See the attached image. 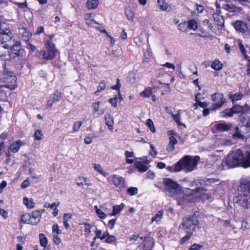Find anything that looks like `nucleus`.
Segmentation results:
<instances>
[{"mask_svg": "<svg viewBox=\"0 0 250 250\" xmlns=\"http://www.w3.org/2000/svg\"><path fill=\"white\" fill-rule=\"evenodd\" d=\"M164 189L166 194L170 196H179L177 202L179 205H184L188 203H192L196 198V194L206 191L204 188L201 187V182L194 181L191 186H196L194 189L187 188L184 193H181L182 188L176 182L169 178L163 179Z\"/></svg>", "mask_w": 250, "mask_h": 250, "instance_id": "f257e3e1", "label": "nucleus"}, {"mask_svg": "<svg viewBox=\"0 0 250 250\" xmlns=\"http://www.w3.org/2000/svg\"><path fill=\"white\" fill-rule=\"evenodd\" d=\"M225 165L227 166V168L240 166L244 167H250V152H244L241 149L232 152L228 155L227 157L223 161L222 165L223 169Z\"/></svg>", "mask_w": 250, "mask_h": 250, "instance_id": "f03ea898", "label": "nucleus"}, {"mask_svg": "<svg viewBox=\"0 0 250 250\" xmlns=\"http://www.w3.org/2000/svg\"><path fill=\"white\" fill-rule=\"evenodd\" d=\"M199 159L198 156L193 157L186 155L178 162L180 163L179 167L181 168V170H184L186 172L191 171L197 165Z\"/></svg>", "mask_w": 250, "mask_h": 250, "instance_id": "7ed1b4c3", "label": "nucleus"}, {"mask_svg": "<svg viewBox=\"0 0 250 250\" xmlns=\"http://www.w3.org/2000/svg\"><path fill=\"white\" fill-rule=\"evenodd\" d=\"M198 224V221L195 216L185 217L179 227L180 232H192L195 231L196 227Z\"/></svg>", "mask_w": 250, "mask_h": 250, "instance_id": "20e7f679", "label": "nucleus"}, {"mask_svg": "<svg viewBox=\"0 0 250 250\" xmlns=\"http://www.w3.org/2000/svg\"><path fill=\"white\" fill-rule=\"evenodd\" d=\"M46 50L39 52L38 57L40 59L51 60L54 58L57 50L55 44L50 41H47L45 44Z\"/></svg>", "mask_w": 250, "mask_h": 250, "instance_id": "39448f33", "label": "nucleus"}, {"mask_svg": "<svg viewBox=\"0 0 250 250\" xmlns=\"http://www.w3.org/2000/svg\"><path fill=\"white\" fill-rule=\"evenodd\" d=\"M1 80L3 82V87L10 90H14L18 86L17 77L11 72L4 73L2 79Z\"/></svg>", "mask_w": 250, "mask_h": 250, "instance_id": "423d86ee", "label": "nucleus"}, {"mask_svg": "<svg viewBox=\"0 0 250 250\" xmlns=\"http://www.w3.org/2000/svg\"><path fill=\"white\" fill-rule=\"evenodd\" d=\"M42 214L39 210L33 211L31 214H25L21 216L20 223L37 225L40 221Z\"/></svg>", "mask_w": 250, "mask_h": 250, "instance_id": "0eeeda50", "label": "nucleus"}, {"mask_svg": "<svg viewBox=\"0 0 250 250\" xmlns=\"http://www.w3.org/2000/svg\"><path fill=\"white\" fill-rule=\"evenodd\" d=\"M0 43L2 47L5 49H8L11 46V42L13 38V34L12 32L5 33L0 34Z\"/></svg>", "mask_w": 250, "mask_h": 250, "instance_id": "6e6552de", "label": "nucleus"}, {"mask_svg": "<svg viewBox=\"0 0 250 250\" xmlns=\"http://www.w3.org/2000/svg\"><path fill=\"white\" fill-rule=\"evenodd\" d=\"M250 199L249 196L247 194L241 192L234 198V201L240 206L244 208H248V201Z\"/></svg>", "mask_w": 250, "mask_h": 250, "instance_id": "1a4fd4ad", "label": "nucleus"}, {"mask_svg": "<svg viewBox=\"0 0 250 250\" xmlns=\"http://www.w3.org/2000/svg\"><path fill=\"white\" fill-rule=\"evenodd\" d=\"M224 96L221 93H215L212 95V99L214 102L211 110H215L222 106L225 103Z\"/></svg>", "mask_w": 250, "mask_h": 250, "instance_id": "9d476101", "label": "nucleus"}, {"mask_svg": "<svg viewBox=\"0 0 250 250\" xmlns=\"http://www.w3.org/2000/svg\"><path fill=\"white\" fill-rule=\"evenodd\" d=\"M61 92L56 91L47 101L46 106L47 107H51L54 103L59 102L61 99Z\"/></svg>", "mask_w": 250, "mask_h": 250, "instance_id": "9b49d317", "label": "nucleus"}, {"mask_svg": "<svg viewBox=\"0 0 250 250\" xmlns=\"http://www.w3.org/2000/svg\"><path fill=\"white\" fill-rule=\"evenodd\" d=\"M235 132L232 135L233 138L238 139H244L245 136H250L248 135L247 131H244V129H242V127L239 128L238 126L235 127Z\"/></svg>", "mask_w": 250, "mask_h": 250, "instance_id": "f8f14e48", "label": "nucleus"}, {"mask_svg": "<svg viewBox=\"0 0 250 250\" xmlns=\"http://www.w3.org/2000/svg\"><path fill=\"white\" fill-rule=\"evenodd\" d=\"M232 24L235 30L241 33L245 32L248 29L247 24L241 21H237Z\"/></svg>", "mask_w": 250, "mask_h": 250, "instance_id": "ddd939ff", "label": "nucleus"}, {"mask_svg": "<svg viewBox=\"0 0 250 250\" xmlns=\"http://www.w3.org/2000/svg\"><path fill=\"white\" fill-rule=\"evenodd\" d=\"M112 182L117 187L121 188L125 187V180L120 176L117 175H113Z\"/></svg>", "mask_w": 250, "mask_h": 250, "instance_id": "4468645a", "label": "nucleus"}, {"mask_svg": "<svg viewBox=\"0 0 250 250\" xmlns=\"http://www.w3.org/2000/svg\"><path fill=\"white\" fill-rule=\"evenodd\" d=\"M213 17L216 24L218 26V29L222 30L224 26V20L223 17L218 13H214Z\"/></svg>", "mask_w": 250, "mask_h": 250, "instance_id": "2eb2a0df", "label": "nucleus"}, {"mask_svg": "<svg viewBox=\"0 0 250 250\" xmlns=\"http://www.w3.org/2000/svg\"><path fill=\"white\" fill-rule=\"evenodd\" d=\"M241 192L247 194L250 197V181H245L240 185Z\"/></svg>", "mask_w": 250, "mask_h": 250, "instance_id": "dca6fc26", "label": "nucleus"}, {"mask_svg": "<svg viewBox=\"0 0 250 250\" xmlns=\"http://www.w3.org/2000/svg\"><path fill=\"white\" fill-rule=\"evenodd\" d=\"M231 109L233 114L241 112L244 113L250 109V107L247 104H246L244 106H240L239 105H234L232 107Z\"/></svg>", "mask_w": 250, "mask_h": 250, "instance_id": "f3484780", "label": "nucleus"}, {"mask_svg": "<svg viewBox=\"0 0 250 250\" xmlns=\"http://www.w3.org/2000/svg\"><path fill=\"white\" fill-rule=\"evenodd\" d=\"M241 120L243 124V126H241L242 129H247L248 135H250V118L248 116H245L242 117Z\"/></svg>", "mask_w": 250, "mask_h": 250, "instance_id": "a211bd4d", "label": "nucleus"}, {"mask_svg": "<svg viewBox=\"0 0 250 250\" xmlns=\"http://www.w3.org/2000/svg\"><path fill=\"white\" fill-rule=\"evenodd\" d=\"M154 244L153 238L150 237H145L144 240V250H151Z\"/></svg>", "mask_w": 250, "mask_h": 250, "instance_id": "6ab92c4d", "label": "nucleus"}, {"mask_svg": "<svg viewBox=\"0 0 250 250\" xmlns=\"http://www.w3.org/2000/svg\"><path fill=\"white\" fill-rule=\"evenodd\" d=\"M25 144V143L21 140H18L16 142L13 143L10 146L9 149L12 153L17 152L20 147Z\"/></svg>", "mask_w": 250, "mask_h": 250, "instance_id": "aec40b11", "label": "nucleus"}, {"mask_svg": "<svg viewBox=\"0 0 250 250\" xmlns=\"http://www.w3.org/2000/svg\"><path fill=\"white\" fill-rule=\"evenodd\" d=\"M10 47H11L12 53L17 56H19L21 54V51L22 50H21V42H16L15 44L12 45H11Z\"/></svg>", "mask_w": 250, "mask_h": 250, "instance_id": "412c9836", "label": "nucleus"}, {"mask_svg": "<svg viewBox=\"0 0 250 250\" xmlns=\"http://www.w3.org/2000/svg\"><path fill=\"white\" fill-rule=\"evenodd\" d=\"M11 32L8 23L0 19V34Z\"/></svg>", "mask_w": 250, "mask_h": 250, "instance_id": "4be33fe9", "label": "nucleus"}, {"mask_svg": "<svg viewBox=\"0 0 250 250\" xmlns=\"http://www.w3.org/2000/svg\"><path fill=\"white\" fill-rule=\"evenodd\" d=\"M104 119L105 125L108 126V128L110 131H112L114 128V120L113 118L110 114H106L104 116Z\"/></svg>", "mask_w": 250, "mask_h": 250, "instance_id": "5701e85b", "label": "nucleus"}, {"mask_svg": "<svg viewBox=\"0 0 250 250\" xmlns=\"http://www.w3.org/2000/svg\"><path fill=\"white\" fill-rule=\"evenodd\" d=\"M231 124L230 123H219L216 125V128L218 131H227L231 127Z\"/></svg>", "mask_w": 250, "mask_h": 250, "instance_id": "b1692460", "label": "nucleus"}, {"mask_svg": "<svg viewBox=\"0 0 250 250\" xmlns=\"http://www.w3.org/2000/svg\"><path fill=\"white\" fill-rule=\"evenodd\" d=\"M99 2V0H87L85 5L88 9L94 10L97 8Z\"/></svg>", "mask_w": 250, "mask_h": 250, "instance_id": "393cba45", "label": "nucleus"}, {"mask_svg": "<svg viewBox=\"0 0 250 250\" xmlns=\"http://www.w3.org/2000/svg\"><path fill=\"white\" fill-rule=\"evenodd\" d=\"M177 143V141L173 136L169 137V142L167 147V150L169 151H173L174 149V145Z\"/></svg>", "mask_w": 250, "mask_h": 250, "instance_id": "a878e982", "label": "nucleus"}, {"mask_svg": "<svg viewBox=\"0 0 250 250\" xmlns=\"http://www.w3.org/2000/svg\"><path fill=\"white\" fill-rule=\"evenodd\" d=\"M134 167L140 172H145L148 169L147 167L141 162H135L134 164Z\"/></svg>", "mask_w": 250, "mask_h": 250, "instance_id": "bb28decb", "label": "nucleus"}, {"mask_svg": "<svg viewBox=\"0 0 250 250\" xmlns=\"http://www.w3.org/2000/svg\"><path fill=\"white\" fill-rule=\"evenodd\" d=\"M168 113L172 116L173 120L178 125H183L184 127H186V125L181 122V116L180 113L174 114L171 111L169 112Z\"/></svg>", "mask_w": 250, "mask_h": 250, "instance_id": "cd10ccee", "label": "nucleus"}, {"mask_svg": "<svg viewBox=\"0 0 250 250\" xmlns=\"http://www.w3.org/2000/svg\"><path fill=\"white\" fill-rule=\"evenodd\" d=\"M23 203L28 208H32L35 207V203L32 198L24 197L23 198Z\"/></svg>", "mask_w": 250, "mask_h": 250, "instance_id": "c85d7f7f", "label": "nucleus"}, {"mask_svg": "<svg viewBox=\"0 0 250 250\" xmlns=\"http://www.w3.org/2000/svg\"><path fill=\"white\" fill-rule=\"evenodd\" d=\"M40 245L44 247V250H46V246L48 243V240L45 235L43 233H40L39 235Z\"/></svg>", "mask_w": 250, "mask_h": 250, "instance_id": "c756f323", "label": "nucleus"}, {"mask_svg": "<svg viewBox=\"0 0 250 250\" xmlns=\"http://www.w3.org/2000/svg\"><path fill=\"white\" fill-rule=\"evenodd\" d=\"M187 23L188 25V27L189 29L195 31L198 28V23L195 20H190Z\"/></svg>", "mask_w": 250, "mask_h": 250, "instance_id": "7c9ffc66", "label": "nucleus"}, {"mask_svg": "<svg viewBox=\"0 0 250 250\" xmlns=\"http://www.w3.org/2000/svg\"><path fill=\"white\" fill-rule=\"evenodd\" d=\"M125 14L129 21H134V14L130 7L125 8Z\"/></svg>", "mask_w": 250, "mask_h": 250, "instance_id": "2f4dec72", "label": "nucleus"}, {"mask_svg": "<svg viewBox=\"0 0 250 250\" xmlns=\"http://www.w3.org/2000/svg\"><path fill=\"white\" fill-rule=\"evenodd\" d=\"M163 211L162 210L159 211L157 214L152 218L151 222H153L155 221L157 224H158L163 218Z\"/></svg>", "mask_w": 250, "mask_h": 250, "instance_id": "473e14b6", "label": "nucleus"}, {"mask_svg": "<svg viewBox=\"0 0 250 250\" xmlns=\"http://www.w3.org/2000/svg\"><path fill=\"white\" fill-rule=\"evenodd\" d=\"M222 66V64L218 60H215L211 64V68L217 71L221 70Z\"/></svg>", "mask_w": 250, "mask_h": 250, "instance_id": "72a5a7b5", "label": "nucleus"}, {"mask_svg": "<svg viewBox=\"0 0 250 250\" xmlns=\"http://www.w3.org/2000/svg\"><path fill=\"white\" fill-rule=\"evenodd\" d=\"M152 93V89L150 87L146 88L143 92L140 93L142 97H149Z\"/></svg>", "mask_w": 250, "mask_h": 250, "instance_id": "f704fd0d", "label": "nucleus"}, {"mask_svg": "<svg viewBox=\"0 0 250 250\" xmlns=\"http://www.w3.org/2000/svg\"><path fill=\"white\" fill-rule=\"evenodd\" d=\"M123 208V205L121 204L119 206H114L113 207V210L111 214H110V216L115 215L117 213H119Z\"/></svg>", "mask_w": 250, "mask_h": 250, "instance_id": "c9c22d12", "label": "nucleus"}, {"mask_svg": "<svg viewBox=\"0 0 250 250\" xmlns=\"http://www.w3.org/2000/svg\"><path fill=\"white\" fill-rule=\"evenodd\" d=\"M233 114V113L231 108L225 109L223 111L220 112V116L223 118L231 117Z\"/></svg>", "mask_w": 250, "mask_h": 250, "instance_id": "e433bc0d", "label": "nucleus"}, {"mask_svg": "<svg viewBox=\"0 0 250 250\" xmlns=\"http://www.w3.org/2000/svg\"><path fill=\"white\" fill-rule=\"evenodd\" d=\"M180 163H176L174 166H167V169L171 172H177L181 170V168L179 167Z\"/></svg>", "mask_w": 250, "mask_h": 250, "instance_id": "4c0bfd02", "label": "nucleus"}, {"mask_svg": "<svg viewBox=\"0 0 250 250\" xmlns=\"http://www.w3.org/2000/svg\"><path fill=\"white\" fill-rule=\"evenodd\" d=\"M166 0L158 1V7L163 11L168 10V5L165 1Z\"/></svg>", "mask_w": 250, "mask_h": 250, "instance_id": "58836bf2", "label": "nucleus"}, {"mask_svg": "<svg viewBox=\"0 0 250 250\" xmlns=\"http://www.w3.org/2000/svg\"><path fill=\"white\" fill-rule=\"evenodd\" d=\"M93 168L95 170L99 172L101 174L105 176V173L104 171L101 166L100 164H93Z\"/></svg>", "mask_w": 250, "mask_h": 250, "instance_id": "ea45409f", "label": "nucleus"}, {"mask_svg": "<svg viewBox=\"0 0 250 250\" xmlns=\"http://www.w3.org/2000/svg\"><path fill=\"white\" fill-rule=\"evenodd\" d=\"M182 233H186L187 235L183 237L181 239V243L184 244L185 242L188 241L190 237L192 235L193 233L192 232H181Z\"/></svg>", "mask_w": 250, "mask_h": 250, "instance_id": "a19ab883", "label": "nucleus"}, {"mask_svg": "<svg viewBox=\"0 0 250 250\" xmlns=\"http://www.w3.org/2000/svg\"><path fill=\"white\" fill-rule=\"evenodd\" d=\"M226 9L229 12H235L237 8L232 4H227L225 6Z\"/></svg>", "mask_w": 250, "mask_h": 250, "instance_id": "79ce46f5", "label": "nucleus"}, {"mask_svg": "<svg viewBox=\"0 0 250 250\" xmlns=\"http://www.w3.org/2000/svg\"><path fill=\"white\" fill-rule=\"evenodd\" d=\"M146 124L147 126L149 128L151 131H152V132H154L155 131V129L153 123L151 119H147L146 122Z\"/></svg>", "mask_w": 250, "mask_h": 250, "instance_id": "37998d69", "label": "nucleus"}, {"mask_svg": "<svg viewBox=\"0 0 250 250\" xmlns=\"http://www.w3.org/2000/svg\"><path fill=\"white\" fill-rule=\"evenodd\" d=\"M32 36V34L27 31H25L22 33V39L23 41H25V42H27L29 41V39L31 38Z\"/></svg>", "mask_w": 250, "mask_h": 250, "instance_id": "c03bdc74", "label": "nucleus"}, {"mask_svg": "<svg viewBox=\"0 0 250 250\" xmlns=\"http://www.w3.org/2000/svg\"><path fill=\"white\" fill-rule=\"evenodd\" d=\"M43 134L40 129L37 130L34 133V137L36 140H41L42 139Z\"/></svg>", "mask_w": 250, "mask_h": 250, "instance_id": "a18cd8bd", "label": "nucleus"}, {"mask_svg": "<svg viewBox=\"0 0 250 250\" xmlns=\"http://www.w3.org/2000/svg\"><path fill=\"white\" fill-rule=\"evenodd\" d=\"M188 28V25L186 22L180 23L178 25V29L182 32H186Z\"/></svg>", "mask_w": 250, "mask_h": 250, "instance_id": "49530a36", "label": "nucleus"}, {"mask_svg": "<svg viewBox=\"0 0 250 250\" xmlns=\"http://www.w3.org/2000/svg\"><path fill=\"white\" fill-rule=\"evenodd\" d=\"M127 192L131 196L135 195L138 192V188L135 187H130L127 188Z\"/></svg>", "mask_w": 250, "mask_h": 250, "instance_id": "de8ad7c7", "label": "nucleus"}, {"mask_svg": "<svg viewBox=\"0 0 250 250\" xmlns=\"http://www.w3.org/2000/svg\"><path fill=\"white\" fill-rule=\"evenodd\" d=\"M243 97V94L241 93H238L233 95L232 96L230 97V98L231 99L232 102H233L234 101H238L239 100L241 99Z\"/></svg>", "mask_w": 250, "mask_h": 250, "instance_id": "09e8293b", "label": "nucleus"}, {"mask_svg": "<svg viewBox=\"0 0 250 250\" xmlns=\"http://www.w3.org/2000/svg\"><path fill=\"white\" fill-rule=\"evenodd\" d=\"M105 242L108 244L115 242H116V238L114 235L109 234L105 240Z\"/></svg>", "mask_w": 250, "mask_h": 250, "instance_id": "8fccbe9b", "label": "nucleus"}, {"mask_svg": "<svg viewBox=\"0 0 250 250\" xmlns=\"http://www.w3.org/2000/svg\"><path fill=\"white\" fill-rule=\"evenodd\" d=\"M82 124L83 122L81 121L75 122L73 124V131L76 132L78 131Z\"/></svg>", "mask_w": 250, "mask_h": 250, "instance_id": "3c124183", "label": "nucleus"}, {"mask_svg": "<svg viewBox=\"0 0 250 250\" xmlns=\"http://www.w3.org/2000/svg\"><path fill=\"white\" fill-rule=\"evenodd\" d=\"M60 204V203H53L52 204H50L49 203H46L44 205V207L46 208H57Z\"/></svg>", "mask_w": 250, "mask_h": 250, "instance_id": "603ef678", "label": "nucleus"}, {"mask_svg": "<svg viewBox=\"0 0 250 250\" xmlns=\"http://www.w3.org/2000/svg\"><path fill=\"white\" fill-rule=\"evenodd\" d=\"M106 84L104 82H102L100 83L99 86L97 87V90L96 93L100 92L103 90H104L105 88Z\"/></svg>", "mask_w": 250, "mask_h": 250, "instance_id": "864d4df0", "label": "nucleus"}, {"mask_svg": "<svg viewBox=\"0 0 250 250\" xmlns=\"http://www.w3.org/2000/svg\"><path fill=\"white\" fill-rule=\"evenodd\" d=\"M150 54H151V52L149 50L146 51L144 53V56L145 58H144V62H149V61L150 60Z\"/></svg>", "mask_w": 250, "mask_h": 250, "instance_id": "5fc2aeb1", "label": "nucleus"}, {"mask_svg": "<svg viewBox=\"0 0 250 250\" xmlns=\"http://www.w3.org/2000/svg\"><path fill=\"white\" fill-rule=\"evenodd\" d=\"M95 207L96 210V213L98 215L99 217L101 219L104 218L105 217V213L100 209L98 208L97 206H95Z\"/></svg>", "mask_w": 250, "mask_h": 250, "instance_id": "6e6d98bb", "label": "nucleus"}, {"mask_svg": "<svg viewBox=\"0 0 250 250\" xmlns=\"http://www.w3.org/2000/svg\"><path fill=\"white\" fill-rule=\"evenodd\" d=\"M117 100L118 98L116 96L114 98H110L109 102L113 107H116L117 106Z\"/></svg>", "mask_w": 250, "mask_h": 250, "instance_id": "4d7b16f0", "label": "nucleus"}, {"mask_svg": "<svg viewBox=\"0 0 250 250\" xmlns=\"http://www.w3.org/2000/svg\"><path fill=\"white\" fill-rule=\"evenodd\" d=\"M121 85L120 83V80L119 79H117V83L115 85H113L111 86V89L117 90L119 92H120V89Z\"/></svg>", "mask_w": 250, "mask_h": 250, "instance_id": "13d9d810", "label": "nucleus"}, {"mask_svg": "<svg viewBox=\"0 0 250 250\" xmlns=\"http://www.w3.org/2000/svg\"><path fill=\"white\" fill-rule=\"evenodd\" d=\"M203 24L205 26H207L208 28L212 30L213 26L212 24L209 22V20L208 19H205L203 21Z\"/></svg>", "mask_w": 250, "mask_h": 250, "instance_id": "bf43d9fd", "label": "nucleus"}, {"mask_svg": "<svg viewBox=\"0 0 250 250\" xmlns=\"http://www.w3.org/2000/svg\"><path fill=\"white\" fill-rule=\"evenodd\" d=\"M53 241L56 245H59L61 243V240L58 236V234H53Z\"/></svg>", "mask_w": 250, "mask_h": 250, "instance_id": "052dcab7", "label": "nucleus"}, {"mask_svg": "<svg viewBox=\"0 0 250 250\" xmlns=\"http://www.w3.org/2000/svg\"><path fill=\"white\" fill-rule=\"evenodd\" d=\"M201 198L203 201L208 200L211 198V196L208 193H203L201 196Z\"/></svg>", "mask_w": 250, "mask_h": 250, "instance_id": "680f3d73", "label": "nucleus"}, {"mask_svg": "<svg viewBox=\"0 0 250 250\" xmlns=\"http://www.w3.org/2000/svg\"><path fill=\"white\" fill-rule=\"evenodd\" d=\"M116 223V219H111L108 221V227L110 229H112Z\"/></svg>", "mask_w": 250, "mask_h": 250, "instance_id": "e2e57ef3", "label": "nucleus"}, {"mask_svg": "<svg viewBox=\"0 0 250 250\" xmlns=\"http://www.w3.org/2000/svg\"><path fill=\"white\" fill-rule=\"evenodd\" d=\"M85 22H86V24L89 27H92L93 23L99 24V23L98 22H97L96 21H95V20H94L93 19H91L90 20L86 21H85Z\"/></svg>", "mask_w": 250, "mask_h": 250, "instance_id": "0e129e2a", "label": "nucleus"}, {"mask_svg": "<svg viewBox=\"0 0 250 250\" xmlns=\"http://www.w3.org/2000/svg\"><path fill=\"white\" fill-rule=\"evenodd\" d=\"M52 230H53V233H54V234L59 233L60 229H59L58 225L57 224H55L53 226Z\"/></svg>", "mask_w": 250, "mask_h": 250, "instance_id": "69168bd1", "label": "nucleus"}, {"mask_svg": "<svg viewBox=\"0 0 250 250\" xmlns=\"http://www.w3.org/2000/svg\"><path fill=\"white\" fill-rule=\"evenodd\" d=\"M29 181L28 179H26L21 184V187L22 188H25L29 186Z\"/></svg>", "mask_w": 250, "mask_h": 250, "instance_id": "338daca9", "label": "nucleus"}, {"mask_svg": "<svg viewBox=\"0 0 250 250\" xmlns=\"http://www.w3.org/2000/svg\"><path fill=\"white\" fill-rule=\"evenodd\" d=\"M0 214L5 219H6L8 217V213L7 212L3 209L0 208Z\"/></svg>", "mask_w": 250, "mask_h": 250, "instance_id": "774afa93", "label": "nucleus"}]
</instances>
